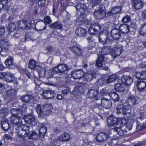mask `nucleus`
<instances>
[{
	"mask_svg": "<svg viewBox=\"0 0 146 146\" xmlns=\"http://www.w3.org/2000/svg\"><path fill=\"white\" fill-rule=\"evenodd\" d=\"M68 69V66L65 64H59L53 68L54 72L58 73H65Z\"/></svg>",
	"mask_w": 146,
	"mask_h": 146,
	"instance_id": "obj_7",
	"label": "nucleus"
},
{
	"mask_svg": "<svg viewBox=\"0 0 146 146\" xmlns=\"http://www.w3.org/2000/svg\"><path fill=\"white\" fill-rule=\"evenodd\" d=\"M115 127L112 128L109 130V135H112L113 136H114V134L116 133Z\"/></svg>",
	"mask_w": 146,
	"mask_h": 146,
	"instance_id": "obj_63",
	"label": "nucleus"
},
{
	"mask_svg": "<svg viewBox=\"0 0 146 146\" xmlns=\"http://www.w3.org/2000/svg\"><path fill=\"white\" fill-rule=\"evenodd\" d=\"M131 3L133 7L135 9H139L144 6L142 0H131Z\"/></svg>",
	"mask_w": 146,
	"mask_h": 146,
	"instance_id": "obj_17",
	"label": "nucleus"
},
{
	"mask_svg": "<svg viewBox=\"0 0 146 146\" xmlns=\"http://www.w3.org/2000/svg\"><path fill=\"white\" fill-rule=\"evenodd\" d=\"M94 77V74L92 73H88L86 75L85 78L88 82L91 81Z\"/></svg>",
	"mask_w": 146,
	"mask_h": 146,
	"instance_id": "obj_51",
	"label": "nucleus"
},
{
	"mask_svg": "<svg viewBox=\"0 0 146 146\" xmlns=\"http://www.w3.org/2000/svg\"><path fill=\"white\" fill-rule=\"evenodd\" d=\"M98 91L94 89L89 90L87 93V96L88 97L90 98H95L96 100V98L98 96Z\"/></svg>",
	"mask_w": 146,
	"mask_h": 146,
	"instance_id": "obj_28",
	"label": "nucleus"
},
{
	"mask_svg": "<svg viewBox=\"0 0 146 146\" xmlns=\"http://www.w3.org/2000/svg\"><path fill=\"white\" fill-rule=\"evenodd\" d=\"M45 0H39L38 3V7H42L44 6L45 4Z\"/></svg>",
	"mask_w": 146,
	"mask_h": 146,
	"instance_id": "obj_60",
	"label": "nucleus"
},
{
	"mask_svg": "<svg viewBox=\"0 0 146 146\" xmlns=\"http://www.w3.org/2000/svg\"><path fill=\"white\" fill-rule=\"evenodd\" d=\"M122 50V48L121 46H115L111 50V55L112 57L115 58L121 54Z\"/></svg>",
	"mask_w": 146,
	"mask_h": 146,
	"instance_id": "obj_12",
	"label": "nucleus"
},
{
	"mask_svg": "<svg viewBox=\"0 0 146 146\" xmlns=\"http://www.w3.org/2000/svg\"><path fill=\"white\" fill-rule=\"evenodd\" d=\"M36 70H37L40 78H43L45 76L46 69L44 67L38 66L37 67L36 69Z\"/></svg>",
	"mask_w": 146,
	"mask_h": 146,
	"instance_id": "obj_27",
	"label": "nucleus"
},
{
	"mask_svg": "<svg viewBox=\"0 0 146 146\" xmlns=\"http://www.w3.org/2000/svg\"><path fill=\"white\" fill-rule=\"evenodd\" d=\"M111 37L115 40H119L121 37V34L119 30L116 28L113 29L111 32Z\"/></svg>",
	"mask_w": 146,
	"mask_h": 146,
	"instance_id": "obj_14",
	"label": "nucleus"
},
{
	"mask_svg": "<svg viewBox=\"0 0 146 146\" xmlns=\"http://www.w3.org/2000/svg\"><path fill=\"white\" fill-rule=\"evenodd\" d=\"M121 80L123 83L127 86L131 85L133 82V79L130 76H123L121 78Z\"/></svg>",
	"mask_w": 146,
	"mask_h": 146,
	"instance_id": "obj_20",
	"label": "nucleus"
},
{
	"mask_svg": "<svg viewBox=\"0 0 146 146\" xmlns=\"http://www.w3.org/2000/svg\"><path fill=\"white\" fill-rule=\"evenodd\" d=\"M104 27L103 25L98 24H94L92 25L89 28L88 32L90 35H94L98 31L104 29Z\"/></svg>",
	"mask_w": 146,
	"mask_h": 146,
	"instance_id": "obj_5",
	"label": "nucleus"
},
{
	"mask_svg": "<svg viewBox=\"0 0 146 146\" xmlns=\"http://www.w3.org/2000/svg\"><path fill=\"white\" fill-rule=\"evenodd\" d=\"M71 77L74 79H80L83 78L85 75V73L82 70H75L71 73Z\"/></svg>",
	"mask_w": 146,
	"mask_h": 146,
	"instance_id": "obj_9",
	"label": "nucleus"
},
{
	"mask_svg": "<svg viewBox=\"0 0 146 146\" xmlns=\"http://www.w3.org/2000/svg\"><path fill=\"white\" fill-rule=\"evenodd\" d=\"M49 27L50 29H61L63 28V26L61 23L59 21H56L50 25Z\"/></svg>",
	"mask_w": 146,
	"mask_h": 146,
	"instance_id": "obj_25",
	"label": "nucleus"
},
{
	"mask_svg": "<svg viewBox=\"0 0 146 146\" xmlns=\"http://www.w3.org/2000/svg\"><path fill=\"white\" fill-rule=\"evenodd\" d=\"M5 32L4 27H0V36H3L4 35Z\"/></svg>",
	"mask_w": 146,
	"mask_h": 146,
	"instance_id": "obj_64",
	"label": "nucleus"
},
{
	"mask_svg": "<svg viewBox=\"0 0 146 146\" xmlns=\"http://www.w3.org/2000/svg\"><path fill=\"white\" fill-rule=\"evenodd\" d=\"M75 32L78 36L82 37L86 35L87 33V31L86 29L80 27L77 29Z\"/></svg>",
	"mask_w": 146,
	"mask_h": 146,
	"instance_id": "obj_24",
	"label": "nucleus"
},
{
	"mask_svg": "<svg viewBox=\"0 0 146 146\" xmlns=\"http://www.w3.org/2000/svg\"><path fill=\"white\" fill-rule=\"evenodd\" d=\"M15 114L14 115V116L18 117H22L23 114L22 111H21L20 108L16 109V112L15 113Z\"/></svg>",
	"mask_w": 146,
	"mask_h": 146,
	"instance_id": "obj_55",
	"label": "nucleus"
},
{
	"mask_svg": "<svg viewBox=\"0 0 146 146\" xmlns=\"http://www.w3.org/2000/svg\"><path fill=\"white\" fill-rule=\"evenodd\" d=\"M139 32L141 35H146V23L141 25Z\"/></svg>",
	"mask_w": 146,
	"mask_h": 146,
	"instance_id": "obj_46",
	"label": "nucleus"
},
{
	"mask_svg": "<svg viewBox=\"0 0 146 146\" xmlns=\"http://www.w3.org/2000/svg\"><path fill=\"white\" fill-rule=\"evenodd\" d=\"M0 47L1 51L7 52L8 51L10 48L9 42L7 40H2L0 42Z\"/></svg>",
	"mask_w": 146,
	"mask_h": 146,
	"instance_id": "obj_13",
	"label": "nucleus"
},
{
	"mask_svg": "<svg viewBox=\"0 0 146 146\" xmlns=\"http://www.w3.org/2000/svg\"><path fill=\"white\" fill-rule=\"evenodd\" d=\"M104 55L101 54L98 56V57L96 62V66L99 67H101L102 65V62L104 61Z\"/></svg>",
	"mask_w": 146,
	"mask_h": 146,
	"instance_id": "obj_34",
	"label": "nucleus"
},
{
	"mask_svg": "<svg viewBox=\"0 0 146 146\" xmlns=\"http://www.w3.org/2000/svg\"><path fill=\"white\" fill-rule=\"evenodd\" d=\"M129 106H126L123 103L119 104L117 108V110L118 113H122L124 115L129 114L130 112Z\"/></svg>",
	"mask_w": 146,
	"mask_h": 146,
	"instance_id": "obj_3",
	"label": "nucleus"
},
{
	"mask_svg": "<svg viewBox=\"0 0 146 146\" xmlns=\"http://www.w3.org/2000/svg\"><path fill=\"white\" fill-rule=\"evenodd\" d=\"M108 93V91L105 88H103L100 92H98V96L96 98V100H98L100 99L101 96H104L107 95Z\"/></svg>",
	"mask_w": 146,
	"mask_h": 146,
	"instance_id": "obj_39",
	"label": "nucleus"
},
{
	"mask_svg": "<svg viewBox=\"0 0 146 146\" xmlns=\"http://www.w3.org/2000/svg\"><path fill=\"white\" fill-rule=\"evenodd\" d=\"M46 126L45 125H42L40 129V134L41 135L42 134H45L46 132Z\"/></svg>",
	"mask_w": 146,
	"mask_h": 146,
	"instance_id": "obj_56",
	"label": "nucleus"
},
{
	"mask_svg": "<svg viewBox=\"0 0 146 146\" xmlns=\"http://www.w3.org/2000/svg\"><path fill=\"white\" fill-rule=\"evenodd\" d=\"M121 10V8L120 7H116L113 9L109 11L108 13L109 15L111 16L113 14H115L119 13Z\"/></svg>",
	"mask_w": 146,
	"mask_h": 146,
	"instance_id": "obj_36",
	"label": "nucleus"
},
{
	"mask_svg": "<svg viewBox=\"0 0 146 146\" xmlns=\"http://www.w3.org/2000/svg\"><path fill=\"white\" fill-rule=\"evenodd\" d=\"M76 9L78 11H79L81 14H84L85 13L87 8L84 4L79 3L76 6Z\"/></svg>",
	"mask_w": 146,
	"mask_h": 146,
	"instance_id": "obj_23",
	"label": "nucleus"
},
{
	"mask_svg": "<svg viewBox=\"0 0 146 146\" xmlns=\"http://www.w3.org/2000/svg\"><path fill=\"white\" fill-rule=\"evenodd\" d=\"M33 98V96L29 95L23 96L21 97V100L23 102L28 103Z\"/></svg>",
	"mask_w": 146,
	"mask_h": 146,
	"instance_id": "obj_45",
	"label": "nucleus"
},
{
	"mask_svg": "<svg viewBox=\"0 0 146 146\" xmlns=\"http://www.w3.org/2000/svg\"><path fill=\"white\" fill-rule=\"evenodd\" d=\"M17 93L16 91L14 89L7 90L6 92V96L5 98V100L9 102L14 100L16 97Z\"/></svg>",
	"mask_w": 146,
	"mask_h": 146,
	"instance_id": "obj_6",
	"label": "nucleus"
},
{
	"mask_svg": "<svg viewBox=\"0 0 146 146\" xmlns=\"http://www.w3.org/2000/svg\"><path fill=\"white\" fill-rule=\"evenodd\" d=\"M109 95L111 99L115 102L118 101L119 100V95L115 92H111L109 93Z\"/></svg>",
	"mask_w": 146,
	"mask_h": 146,
	"instance_id": "obj_35",
	"label": "nucleus"
},
{
	"mask_svg": "<svg viewBox=\"0 0 146 146\" xmlns=\"http://www.w3.org/2000/svg\"><path fill=\"white\" fill-rule=\"evenodd\" d=\"M119 77L118 75L116 74L111 75L106 80V83H110L116 80Z\"/></svg>",
	"mask_w": 146,
	"mask_h": 146,
	"instance_id": "obj_40",
	"label": "nucleus"
},
{
	"mask_svg": "<svg viewBox=\"0 0 146 146\" xmlns=\"http://www.w3.org/2000/svg\"><path fill=\"white\" fill-rule=\"evenodd\" d=\"M18 27L23 30H28L31 28V20H28L27 21L24 20H19L17 22Z\"/></svg>",
	"mask_w": 146,
	"mask_h": 146,
	"instance_id": "obj_4",
	"label": "nucleus"
},
{
	"mask_svg": "<svg viewBox=\"0 0 146 146\" xmlns=\"http://www.w3.org/2000/svg\"><path fill=\"white\" fill-rule=\"evenodd\" d=\"M35 109L39 117H42L45 115H44V110H44L43 108H42L40 105L38 104Z\"/></svg>",
	"mask_w": 146,
	"mask_h": 146,
	"instance_id": "obj_31",
	"label": "nucleus"
},
{
	"mask_svg": "<svg viewBox=\"0 0 146 146\" xmlns=\"http://www.w3.org/2000/svg\"><path fill=\"white\" fill-rule=\"evenodd\" d=\"M13 58L11 56H9L5 62V64L7 67L9 68H13Z\"/></svg>",
	"mask_w": 146,
	"mask_h": 146,
	"instance_id": "obj_29",
	"label": "nucleus"
},
{
	"mask_svg": "<svg viewBox=\"0 0 146 146\" xmlns=\"http://www.w3.org/2000/svg\"><path fill=\"white\" fill-rule=\"evenodd\" d=\"M17 126L16 128V131L18 134V136L19 137L22 138V139L25 141L22 142L23 143L26 144L27 141L25 140L23 138L29 133V127L28 126L25 125H17Z\"/></svg>",
	"mask_w": 146,
	"mask_h": 146,
	"instance_id": "obj_2",
	"label": "nucleus"
},
{
	"mask_svg": "<svg viewBox=\"0 0 146 146\" xmlns=\"http://www.w3.org/2000/svg\"><path fill=\"white\" fill-rule=\"evenodd\" d=\"M5 80L7 82H11L14 78L13 75L11 73L7 72L5 77Z\"/></svg>",
	"mask_w": 146,
	"mask_h": 146,
	"instance_id": "obj_43",
	"label": "nucleus"
},
{
	"mask_svg": "<svg viewBox=\"0 0 146 146\" xmlns=\"http://www.w3.org/2000/svg\"><path fill=\"white\" fill-rule=\"evenodd\" d=\"M42 95L47 99H52L56 96L54 91L52 90H45L43 92Z\"/></svg>",
	"mask_w": 146,
	"mask_h": 146,
	"instance_id": "obj_15",
	"label": "nucleus"
},
{
	"mask_svg": "<svg viewBox=\"0 0 146 146\" xmlns=\"http://www.w3.org/2000/svg\"><path fill=\"white\" fill-rule=\"evenodd\" d=\"M95 18L100 20L104 18L106 15V12L104 9L100 8L99 9L95 10L94 12Z\"/></svg>",
	"mask_w": 146,
	"mask_h": 146,
	"instance_id": "obj_10",
	"label": "nucleus"
},
{
	"mask_svg": "<svg viewBox=\"0 0 146 146\" xmlns=\"http://www.w3.org/2000/svg\"><path fill=\"white\" fill-rule=\"evenodd\" d=\"M123 119L126 121L125 124H126V127L129 130H131L132 127V123L131 122V120L129 118H127V119L125 118Z\"/></svg>",
	"mask_w": 146,
	"mask_h": 146,
	"instance_id": "obj_47",
	"label": "nucleus"
},
{
	"mask_svg": "<svg viewBox=\"0 0 146 146\" xmlns=\"http://www.w3.org/2000/svg\"><path fill=\"white\" fill-rule=\"evenodd\" d=\"M136 85L137 88L139 92L143 91L146 88V83L144 81H137Z\"/></svg>",
	"mask_w": 146,
	"mask_h": 146,
	"instance_id": "obj_22",
	"label": "nucleus"
},
{
	"mask_svg": "<svg viewBox=\"0 0 146 146\" xmlns=\"http://www.w3.org/2000/svg\"><path fill=\"white\" fill-rule=\"evenodd\" d=\"M36 62L33 59H31L29 61L28 64L29 67L31 69L34 68L35 70L36 69L37 67Z\"/></svg>",
	"mask_w": 146,
	"mask_h": 146,
	"instance_id": "obj_42",
	"label": "nucleus"
},
{
	"mask_svg": "<svg viewBox=\"0 0 146 146\" xmlns=\"http://www.w3.org/2000/svg\"><path fill=\"white\" fill-rule=\"evenodd\" d=\"M21 71L24 74H25L29 78H30L31 77V74L26 69H21Z\"/></svg>",
	"mask_w": 146,
	"mask_h": 146,
	"instance_id": "obj_59",
	"label": "nucleus"
},
{
	"mask_svg": "<svg viewBox=\"0 0 146 146\" xmlns=\"http://www.w3.org/2000/svg\"><path fill=\"white\" fill-rule=\"evenodd\" d=\"M130 21V18L128 15L125 16L122 20V21L125 23H127Z\"/></svg>",
	"mask_w": 146,
	"mask_h": 146,
	"instance_id": "obj_58",
	"label": "nucleus"
},
{
	"mask_svg": "<svg viewBox=\"0 0 146 146\" xmlns=\"http://www.w3.org/2000/svg\"><path fill=\"white\" fill-rule=\"evenodd\" d=\"M23 119L26 122L31 124L35 120V117L33 114L25 115L24 116Z\"/></svg>",
	"mask_w": 146,
	"mask_h": 146,
	"instance_id": "obj_26",
	"label": "nucleus"
},
{
	"mask_svg": "<svg viewBox=\"0 0 146 146\" xmlns=\"http://www.w3.org/2000/svg\"><path fill=\"white\" fill-rule=\"evenodd\" d=\"M44 20L45 23H46L48 24H49L50 23H51L52 21L50 17L48 16L45 17L44 18Z\"/></svg>",
	"mask_w": 146,
	"mask_h": 146,
	"instance_id": "obj_61",
	"label": "nucleus"
},
{
	"mask_svg": "<svg viewBox=\"0 0 146 146\" xmlns=\"http://www.w3.org/2000/svg\"><path fill=\"white\" fill-rule=\"evenodd\" d=\"M8 113V110L6 108H3L0 110V115L2 118H5Z\"/></svg>",
	"mask_w": 146,
	"mask_h": 146,
	"instance_id": "obj_54",
	"label": "nucleus"
},
{
	"mask_svg": "<svg viewBox=\"0 0 146 146\" xmlns=\"http://www.w3.org/2000/svg\"><path fill=\"white\" fill-rule=\"evenodd\" d=\"M111 48L110 46H104L102 49L101 53L103 55H106L109 54L110 52Z\"/></svg>",
	"mask_w": 146,
	"mask_h": 146,
	"instance_id": "obj_41",
	"label": "nucleus"
},
{
	"mask_svg": "<svg viewBox=\"0 0 146 146\" xmlns=\"http://www.w3.org/2000/svg\"><path fill=\"white\" fill-rule=\"evenodd\" d=\"M136 76L138 79L146 80V72L142 71L141 72H137Z\"/></svg>",
	"mask_w": 146,
	"mask_h": 146,
	"instance_id": "obj_37",
	"label": "nucleus"
},
{
	"mask_svg": "<svg viewBox=\"0 0 146 146\" xmlns=\"http://www.w3.org/2000/svg\"><path fill=\"white\" fill-rule=\"evenodd\" d=\"M38 135L37 133L33 132L29 136L28 139H31L33 141H35L38 139Z\"/></svg>",
	"mask_w": 146,
	"mask_h": 146,
	"instance_id": "obj_48",
	"label": "nucleus"
},
{
	"mask_svg": "<svg viewBox=\"0 0 146 146\" xmlns=\"http://www.w3.org/2000/svg\"><path fill=\"white\" fill-rule=\"evenodd\" d=\"M22 117H18L12 116L10 117L9 121L14 126L22 125L23 124Z\"/></svg>",
	"mask_w": 146,
	"mask_h": 146,
	"instance_id": "obj_11",
	"label": "nucleus"
},
{
	"mask_svg": "<svg viewBox=\"0 0 146 146\" xmlns=\"http://www.w3.org/2000/svg\"><path fill=\"white\" fill-rule=\"evenodd\" d=\"M1 125L2 129L4 131H7L10 128V127L8 122L7 119H5L4 121H2Z\"/></svg>",
	"mask_w": 146,
	"mask_h": 146,
	"instance_id": "obj_38",
	"label": "nucleus"
},
{
	"mask_svg": "<svg viewBox=\"0 0 146 146\" xmlns=\"http://www.w3.org/2000/svg\"><path fill=\"white\" fill-rule=\"evenodd\" d=\"M46 26V24L42 21L37 22L35 25V28L38 31L45 30Z\"/></svg>",
	"mask_w": 146,
	"mask_h": 146,
	"instance_id": "obj_21",
	"label": "nucleus"
},
{
	"mask_svg": "<svg viewBox=\"0 0 146 146\" xmlns=\"http://www.w3.org/2000/svg\"><path fill=\"white\" fill-rule=\"evenodd\" d=\"M85 19L82 17H79L77 19V23H79V25H81L85 21Z\"/></svg>",
	"mask_w": 146,
	"mask_h": 146,
	"instance_id": "obj_57",
	"label": "nucleus"
},
{
	"mask_svg": "<svg viewBox=\"0 0 146 146\" xmlns=\"http://www.w3.org/2000/svg\"><path fill=\"white\" fill-rule=\"evenodd\" d=\"M108 124L109 126H113L115 128L116 133L118 136L123 135L126 132L123 129V125H125L126 121L124 119H119L114 117L110 116L107 119Z\"/></svg>",
	"mask_w": 146,
	"mask_h": 146,
	"instance_id": "obj_1",
	"label": "nucleus"
},
{
	"mask_svg": "<svg viewBox=\"0 0 146 146\" xmlns=\"http://www.w3.org/2000/svg\"><path fill=\"white\" fill-rule=\"evenodd\" d=\"M100 1L99 0H92L90 2L89 5L92 7V8L97 5L101 3Z\"/></svg>",
	"mask_w": 146,
	"mask_h": 146,
	"instance_id": "obj_53",
	"label": "nucleus"
},
{
	"mask_svg": "<svg viewBox=\"0 0 146 146\" xmlns=\"http://www.w3.org/2000/svg\"><path fill=\"white\" fill-rule=\"evenodd\" d=\"M70 137L69 134L65 133L61 135L58 138L60 141H68L70 138Z\"/></svg>",
	"mask_w": 146,
	"mask_h": 146,
	"instance_id": "obj_44",
	"label": "nucleus"
},
{
	"mask_svg": "<svg viewBox=\"0 0 146 146\" xmlns=\"http://www.w3.org/2000/svg\"><path fill=\"white\" fill-rule=\"evenodd\" d=\"M137 99V98L134 96H130L127 98V104L129 106H133L136 104Z\"/></svg>",
	"mask_w": 146,
	"mask_h": 146,
	"instance_id": "obj_19",
	"label": "nucleus"
},
{
	"mask_svg": "<svg viewBox=\"0 0 146 146\" xmlns=\"http://www.w3.org/2000/svg\"><path fill=\"white\" fill-rule=\"evenodd\" d=\"M108 138V135L107 133L106 132H103L100 133L98 134L96 139L98 142H102L107 141Z\"/></svg>",
	"mask_w": 146,
	"mask_h": 146,
	"instance_id": "obj_16",
	"label": "nucleus"
},
{
	"mask_svg": "<svg viewBox=\"0 0 146 146\" xmlns=\"http://www.w3.org/2000/svg\"><path fill=\"white\" fill-rule=\"evenodd\" d=\"M8 2V0H1L0 1V3L2 5L3 8H5L7 7Z\"/></svg>",
	"mask_w": 146,
	"mask_h": 146,
	"instance_id": "obj_62",
	"label": "nucleus"
},
{
	"mask_svg": "<svg viewBox=\"0 0 146 146\" xmlns=\"http://www.w3.org/2000/svg\"><path fill=\"white\" fill-rule=\"evenodd\" d=\"M106 83V80L104 78H102L99 79L95 84L98 86H101L104 85Z\"/></svg>",
	"mask_w": 146,
	"mask_h": 146,
	"instance_id": "obj_50",
	"label": "nucleus"
},
{
	"mask_svg": "<svg viewBox=\"0 0 146 146\" xmlns=\"http://www.w3.org/2000/svg\"><path fill=\"white\" fill-rule=\"evenodd\" d=\"M16 29V26L14 23H10L8 26V30L11 33L15 30Z\"/></svg>",
	"mask_w": 146,
	"mask_h": 146,
	"instance_id": "obj_49",
	"label": "nucleus"
},
{
	"mask_svg": "<svg viewBox=\"0 0 146 146\" xmlns=\"http://www.w3.org/2000/svg\"><path fill=\"white\" fill-rule=\"evenodd\" d=\"M119 29L121 32L123 33H127L129 31V26L126 24L120 25L119 27Z\"/></svg>",
	"mask_w": 146,
	"mask_h": 146,
	"instance_id": "obj_33",
	"label": "nucleus"
},
{
	"mask_svg": "<svg viewBox=\"0 0 146 146\" xmlns=\"http://www.w3.org/2000/svg\"><path fill=\"white\" fill-rule=\"evenodd\" d=\"M123 85L120 83H117L116 84L115 86V89L118 92H120L123 90Z\"/></svg>",
	"mask_w": 146,
	"mask_h": 146,
	"instance_id": "obj_52",
	"label": "nucleus"
},
{
	"mask_svg": "<svg viewBox=\"0 0 146 146\" xmlns=\"http://www.w3.org/2000/svg\"><path fill=\"white\" fill-rule=\"evenodd\" d=\"M101 105L106 109H109L111 106L112 103L110 99L103 98L101 99Z\"/></svg>",
	"mask_w": 146,
	"mask_h": 146,
	"instance_id": "obj_18",
	"label": "nucleus"
},
{
	"mask_svg": "<svg viewBox=\"0 0 146 146\" xmlns=\"http://www.w3.org/2000/svg\"><path fill=\"white\" fill-rule=\"evenodd\" d=\"M71 50L76 56H81L83 54V51L76 44L75 45H72L69 48Z\"/></svg>",
	"mask_w": 146,
	"mask_h": 146,
	"instance_id": "obj_8",
	"label": "nucleus"
},
{
	"mask_svg": "<svg viewBox=\"0 0 146 146\" xmlns=\"http://www.w3.org/2000/svg\"><path fill=\"white\" fill-rule=\"evenodd\" d=\"M107 36L105 33L104 34L102 32H100L99 35V42L101 43L104 44L106 41Z\"/></svg>",
	"mask_w": 146,
	"mask_h": 146,
	"instance_id": "obj_32",
	"label": "nucleus"
},
{
	"mask_svg": "<svg viewBox=\"0 0 146 146\" xmlns=\"http://www.w3.org/2000/svg\"><path fill=\"white\" fill-rule=\"evenodd\" d=\"M43 109L44 112V115H46L51 113L52 109V107L50 104H47L44 106Z\"/></svg>",
	"mask_w": 146,
	"mask_h": 146,
	"instance_id": "obj_30",
	"label": "nucleus"
}]
</instances>
